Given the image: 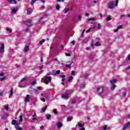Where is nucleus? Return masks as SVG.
I'll list each match as a JSON object with an SVG mask.
<instances>
[{"instance_id": "obj_1", "label": "nucleus", "mask_w": 130, "mask_h": 130, "mask_svg": "<svg viewBox=\"0 0 130 130\" xmlns=\"http://www.w3.org/2000/svg\"><path fill=\"white\" fill-rule=\"evenodd\" d=\"M27 81L28 78L27 77L23 78L21 81L19 82V87L20 88H24V87H26V84H27Z\"/></svg>"}, {"instance_id": "obj_2", "label": "nucleus", "mask_w": 130, "mask_h": 130, "mask_svg": "<svg viewBox=\"0 0 130 130\" xmlns=\"http://www.w3.org/2000/svg\"><path fill=\"white\" fill-rule=\"evenodd\" d=\"M70 95H71V91H70L69 90H67L62 94L61 97L64 99H68V98L70 97Z\"/></svg>"}, {"instance_id": "obj_3", "label": "nucleus", "mask_w": 130, "mask_h": 130, "mask_svg": "<svg viewBox=\"0 0 130 130\" xmlns=\"http://www.w3.org/2000/svg\"><path fill=\"white\" fill-rule=\"evenodd\" d=\"M52 78L51 76H45L44 83L46 85H48V83L51 82Z\"/></svg>"}, {"instance_id": "obj_4", "label": "nucleus", "mask_w": 130, "mask_h": 130, "mask_svg": "<svg viewBox=\"0 0 130 130\" xmlns=\"http://www.w3.org/2000/svg\"><path fill=\"white\" fill-rule=\"evenodd\" d=\"M104 91V87L99 86L97 88L96 93L98 95H99V94H102V93H103Z\"/></svg>"}, {"instance_id": "obj_5", "label": "nucleus", "mask_w": 130, "mask_h": 130, "mask_svg": "<svg viewBox=\"0 0 130 130\" xmlns=\"http://www.w3.org/2000/svg\"><path fill=\"white\" fill-rule=\"evenodd\" d=\"M109 9L112 10L114 8V1H111L108 6Z\"/></svg>"}, {"instance_id": "obj_6", "label": "nucleus", "mask_w": 130, "mask_h": 130, "mask_svg": "<svg viewBox=\"0 0 130 130\" xmlns=\"http://www.w3.org/2000/svg\"><path fill=\"white\" fill-rule=\"evenodd\" d=\"M0 52L1 53H4V52H5V45L4 44H2L0 48Z\"/></svg>"}, {"instance_id": "obj_7", "label": "nucleus", "mask_w": 130, "mask_h": 130, "mask_svg": "<svg viewBox=\"0 0 130 130\" xmlns=\"http://www.w3.org/2000/svg\"><path fill=\"white\" fill-rule=\"evenodd\" d=\"M130 125V121L126 123L123 127V130L126 129Z\"/></svg>"}, {"instance_id": "obj_8", "label": "nucleus", "mask_w": 130, "mask_h": 130, "mask_svg": "<svg viewBox=\"0 0 130 130\" xmlns=\"http://www.w3.org/2000/svg\"><path fill=\"white\" fill-rule=\"evenodd\" d=\"M7 1L8 2V3H9V4H13V5H17V2L15 0H7Z\"/></svg>"}, {"instance_id": "obj_9", "label": "nucleus", "mask_w": 130, "mask_h": 130, "mask_svg": "<svg viewBox=\"0 0 130 130\" xmlns=\"http://www.w3.org/2000/svg\"><path fill=\"white\" fill-rule=\"evenodd\" d=\"M59 74H60V70H58L56 71V72H54L52 73V75H53V76H57V75H59Z\"/></svg>"}, {"instance_id": "obj_10", "label": "nucleus", "mask_w": 130, "mask_h": 130, "mask_svg": "<svg viewBox=\"0 0 130 130\" xmlns=\"http://www.w3.org/2000/svg\"><path fill=\"white\" fill-rule=\"evenodd\" d=\"M32 12H33V9L28 8L27 9V15H31L32 14Z\"/></svg>"}, {"instance_id": "obj_11", "label": "nucleus", "mask_w": 130, "mask_h": 130, "mask_svg": "<svg viewBox=\"0 0 130 130\" xmlns=\"http://www.w3.org/2000/svg\"><path fill=\"white\" fill-rule=\"evenodd\" d=\"M58 128L60 129L62 127V123L60 122H58L56 124Z\"/></svg>"}, {"instance_id": "obj_12", "label": "nucleus", "mask_w": 130, "mask_h": 130, "mask_svg": "<svg viewBox=\"0 0 130 130\" xmlns=\"http://www.w3.org/2000/svg\"><path fill=\"white\" fill-rule=\"evenodd\" d=\"M30 98L29 97V95L27 94L26 96L25 97V102L27 103V102H30Z\"/></svg>"}, {"instance_id": "obj_13", "label": "nucleus", "mask_w": 130, "mask_h": 130, "mask_svg": "<svg viewBox=\"0 0 130 130\" xmlns=\"http://www.w3.org/2000/svg\"><path fill=\"white\" fill-rule=\"evenodd\" d=\"M18 11V8H15L11 10V14H16Z\"/></svg>"}, {"instance_id": "obj_14", "label": "nucleus", "mask_w": 130, "mask_h": 130, "mask_svg": "<svg viewBox=\"0 0 130 130\" xmlns=\"http://www.w3.org/2000/svg\"><path fill=\"white\" fill-rule=\"evenodd\" d=\"M13 94H14V88L12 87L10 90V93L9 94V98H10L11 96H13Z\"/></svg>"}, {"instance_id": "obj_15", "label": "nucleus", "mask_w": 130, "mask_h": 130, "mask_svg": "<svg viewBox=\"0 0 130 130\" xmlns=\"http://www.w3.org/2000/svg\"><path fill=\"white\" fill-rule=\"evenodd\" d=\"M110 83L111 85H115V83H116V80L113 79L112 80H110Z\"/></svg>"}, {"instance_id": "obj_16", "label": "nucleus", "mask_w": 130, "mask_h": 130, "mask_svg": "<svg viewBox=\"0 0 130 130\" xmlns=\"http://www.w3.org/2000/svg\"><path fill=\"white\" fill-rule=\"evenodd\" d=\"M47 109V106H46L45 107L43 108L42 110L41 111V113H43Z\"/></svg>"}, {"instance_id": "obj_17", "label": "nucleus", "mask_w": 130, "mask_h": 130, "mask_svg": "<svg viewBox=\"0 0 130 130\" xmlns=\"http://www.w3.org/2000/svg\"><path fill=\"white\" fill-rule=\"evenodd\" d=\"M28 50H29V47H28V46H26L24 49V52L25 53L27 52Z\"/></svg>"}, {"instance_id": "obj_18", "label": "nucleus", "mask_w": 130, "mask_h": 130, "mask_svg": "<svg viewBox=\"0 0 130 130\" xmlns=\"http://www.w3.org/2000/svg\"><path fill=\"white\" fill-rule=\"evenodd\" d=\"M88 76H89V75L88 74V73H85L83 75L82 78H83V79H86V78H88Z\"/></svg>"}, {"instance_id": "obj_19", "label": "nucleus", "mask_w": 130, "mask_h": 130, "mask_svg": "<svg viewBox=\"0 0 130 130\" xmlns=\"http://www.w3.org/2000/svg\"><path fill=\"white\" fill-rule=\"evenodd\" d=\"M46 118H47V119L49 120L50 119V118H51V114H47L46 115Z\"/></svg>"}, {"instance_id": "obj_20", "label": "nucleus", "mask_w": 130, "mask_h": 130, "mask_svg": "<svg viewBox=\"0 0 130 130\" xmlns=\"http://www.w3.org/2000/svg\"><path fill=\"white\" fill-rule=\"evenodd\" d=\"M15 128L18 130H22V127H19L18 125H15Z\"/></svg>"}, {"instance_id": "obj_21", "label": "nucleus", "mask_w": 130, "mask_h": 130, "mask_svg": "<svg viewBox=\"0 0 130 130\" xmlns=\"http://www.w3.org/2000/svg\"><path fill=\"white\" fill-rule=\"evenodd\" d=\"M39 88H40V87H38L37 89H35L34 90V92H35V93H38V92H39V90H40Z\"/></svg>"}, {"instance_id": "obj_22", "label": "nucleus", "mask_w": 130, "mask_h": 130, "mask_svg": "<svg viewBox=\"0 0 130 130\" xmlns=\"http://www.w3.org/2000/svg\"><path fill=\"white\" fill-rule=\"evenodd\" d=\"M72 63H73V62H72L70 64H66V68H67V69H71V66H72Z\"/></svg>"}, {"instance_id": "obj_23", "label": "nucleus", "mask_w": 130, "mask_h": 130, "mask_svg": "<svg viewBox=\"0 0 130 130\" xmlns=\"http://www.w3.org/2000/svg\"><path fill=\"white\" fill-rule=\"evenodd\" d=\"M116 87V86H115V85H111V90H112V91H113L114 90V89H115Z\"/></svg>"}, {"instance_id": "obj_24", "label": "nucleus", "mask_w": 130, "mask_h": 130, "mask_svg": "<svg viewBox=\"0 0 130 130\" xmlns=\"http://www.w3.org/2000/svg\"><path fill=\"white\" fill-rule=\"evenodd\" d=\"M8 116H9V114H8V113H6L2 116V118H7V117H8Z\"/></svg>"}, {"instance_id": "obj_25", "label": "nucleus", "mask_w": 130, "mask_h": 130, "mask_svg": "<svg viewBox=\"0 0 130 130\" xmlns=\"http://www.w3.org/2000/svg\"><path fill=\"white\" fill-rule=\"evenodd\" d=\"M85 84H82L80 85V88L81 90H83L85 88Z\"/></svg>"}, {"instance_id": "obj_26", "label": "nucleus", "mask_w": 130, "mask_h": 130, "mask_svg": "<svg viewBox=\"0 0 130 130\" xmlns=\"http://www.w3.org/2000/svg\"><path fill=\"white\" fill-rule=\"evenodd\" d=\"M73 119V117H68L67 118V121H71Z\"/></svg>"}, {"instance_id": "obj_27", "label": "nucleus", "mask_w": 130, "mask_h": 130, "mask_svg": "<svg viewBox=\"0 0 130 130\" xmlns=\"http://www.w3.org/2000/svg\"><path fill=\"white\" fill-rule=\"evenodd\" d=\"M94 45H95V46H100V45H101V44L99 43V42H97L95 43Z\"/></svg>"}, {"instance_id": "obj_28", "label": "nucleus", "mask_w": 130, "mask_h": 130, "mask_svg": "<svg viewBox=\"0 0 130 130\" xmlns=\"http://www.w3.org/2000/svg\"><path fill=\"white\" fill-rule=\"evenodd\" d=\"M71 81H73V77L72 76H70L68 78V82H71Z\"/></svg>"}, {"instance_id": "obj_29", "label": "nucleus", "mask_w": 130, "mask_h": 130, "mask_svg": "<svg viewBox=\"0 0 130 130\" xmlns=\"http://www.w3.org/2000/svg\"><path fill=\"white\" fill-rule=\"evenodd\" d=\"M71 11V9H67L65 10L64 14H67V13H69V12Z\"/></svg>"}, {"instance_id": "obj_30", "label": "nucleus", "mask_w": 130, "mask_h": 130, "mask_svg": "<svg viewBox=\"0 0 130 130\" xmlns=\"http://www.w3.org/2000/svg\"><path fill=\"white\" fill-rule=\"evenodd\" d=\"M60 77L62 79V82H63V81H64V80H65L66 76L65 75H61Z\"/></svg>"}, {"instance_id": "obj_31", "label": "nucleus", "mask_w": 130, "mask_h": 130, "mask_svg": "<svg viewBox=\"0 0 130 130\" xmlns=\"http://www.w3.org/2000/svg\"><path fill=\"white\" fill-rule=\"evenodd\" d=\"M38 0H32L30 2V5H33L34 3H35L36 2H37Z\"/></svg>"}, {"instance_id": "obj_32", "label": "nucleus", "mask_w": 130, "mask_h": 130, "mask_svg": "<svg viewBox=\"0 0 130 130\" xmlns=\"http://www.w3.org/2000/svg\"><path fill=\"white\" fill-rule=\"evenodd\" d=\"M42 20H43V17H41L40 20L39 21V24H42L43 23Z\"/></svg>"}, {"instance_id": "obj_33", "label": "nucleus", "mask_w": 130, "mask_h": 130, "mask_svg": "<svg viewBox=\"0 0 130 130\" xmlns=\"http://www.w3.org/2000/svg\"><path fill=\"white\" fill-rule=\"evenodd\" d=\"M53 113H54V114H57L58 112L57 111H56V109H55L53 110Z\"/></svg>"}, {"instance_id": "obj_34", "label": "nucleus", "mask_w": 130, "mask_h": 130, "mask_svg": "<svg viewBox=\"0 0 130 130\" xmlns=\"http://www.w3.org/2000/svg\"><path fill=\"white\" fill-rule=\"evenodd\" d=\"M19 118H20V120H19L20 122H21V121H23V117L22 116V115L19 116Z\"/></svg>"}, {"instance_id": "obj_35", "label": "nucleus", "mask_w": 130, "mask_h": 130, "mask_svg": "<svg viewBox=\"0 0 130 130\" xmlns=\"http://www.w3.org/2000/svg\"><path fill=\"white\" fill-rule=\"evenodd\" d=\"M6 30L8 32H9V33H12V29H10L9 28L7 27V28H6Z\"/></svg>"}, {"instance_id": "obj_36", "label": "nucleus", "mask_w": 130, "mask_h": 130, "mask_svg": "<svg viewBox=\"0 0 130 130\" xmlns=\"http://www.w3.org/2000/svg\"><path fill=\"white\" fill-rule=\"evenodd\" d=\"M4 107H5L6 110H9V106H8V105H5V106H4Z\"/></svg>"}, {"instance_id": "obj_37", "label": "nucleus", "mask_w": 130, "mask_h": 130, "mask_svg": "<svg viewBox=\"0 0 130 130\" xmlns=\"http://www.w3.org/2000/svg\"><path fill=\"white\" fill-rule=\"evenodd\" d=\"M17 122V121H16V120H12V124H13V125H15V124Z\"/></svg>"}, {"instance_id": "obj_38", "label": "nucleus", "mask_w": 130, "mask_h": 130, "mask_svg": "<svg viewBox=\"0 0 130 130\" xmlns=\"http://www.w3.org/2000/svg\"><path fill=\"white\" fill-rule=\"evenodd\" d=\"M56 9L57 10V11H58L60 9V7L59 6V5H57L56 6Z\"/></svg>"}, {"instance_id": "obj_39", "label": "nucleus", "mask_w": 130, "mask_h": 130, "mask_svg": "<svg viewBox=\"0 0 130 130\" xmlns=\"http://www.w3.org/2000/svg\"><path fill=\"white\" fill-rule=\"evenodd\" d=\"M5 80H6V76H4V77L3 78H0V81H5Z\"/></svg>"}, {"instance_id": "obj_40", "label": "nucleus", "mask_w": 130, "mask_h": 130, "mask_svg": "<svg viewBox=\"0 0 130 130\" xmlns=\"http://www.w3.org/2000/svg\"><path fill=\"white\" fill-rule=\"evenodd\" d=\"M43 42H45V40L43 39L42 41H41L40 42V44L41 45H42V43H43Z\"/></svg>"}, {"instance_id": "obj_41", "label": "nucleus", "mask_w": 130, "mask_h": 130, "mask_svg": "<svg viewBox=\"0 0 130 130\" xmlns=\"http://www.w3.org/2000/svg\"><path fill=\"white\" fill-rule=\"evenodd\" d=\"M102 27V26H101V25L100 24H98V29H101V27Z\"/></svg>"}, {"instance_id": "obj_42", "label": "nucleus", "mask_w": 130, "mask_h": 130, "mask_svg": "<svg viewBox=\"0 0 130 130\" xmlns=\"http://www.w3.org/2000/svg\"><path fill=\"white\" fill-rule=\"evenodd\" d=\"M78 123L79 127H83V124H81V123H80L79 122H78Z\"/></svg>"}, {"instance_id": "obj_43", "label": "nucleus", "mask_w": 130, "mask_h": 130, "mask_svg": "<svg viewBox=\"0 0 130 130\" xmlns=\"http://www.w3.org/2000/svg\"><path fill=\"white\" fill-rule=\"evenodd\" d=\"M75 72L74 71H72L71 72V75H72V76H76V74H75Z\"/></svg>"}, {"instance_id": "obj_44", "label": "nucleus", "mask_w": 130, "mask_h": 130, "mask_svg": "<svg viewBox=\"0 0 130 130\" xmlns=\"http://www.w3.org/2000/svg\"><path fill=\"white\" fill-rule=\"evenodd\" d=\"M115 6V7H117V6H118V0H116V3Z\"/></svg>"}, {"instance_id": "obj_45", "label": "nucleus", "mask_w": 130, "mask_h": 130, "mask_svg": "<svg viewBox=\"0 0 130 130\" xmlns=\"http://www.w3.org/2000/svg\"><path fill=\"white\" fill-rule=\"evenodd\" d=\"M36 84V80H34L32 82H31V85H34Z\"/></svg>"}, {"instance_id": "obj_46", "label": "nucleus", "mask_w": 130, "mask_h": 130, "mask_svg": "<svg viewBox=\"0 0 130 130\" xmlns=\"http://www.w3.org/2000/svg\"><path fill=\"white\" fill-rule=\"evenodd\" d=\"M91 29H92V27H90L89 29L86 30V33H89L91 31Z\"/></svg>"}, {"instance_id": "obj_47", "label": "nucleus", "mask_w": 130, "mask_h": 130, "mask_svg": "<svg viewBox=\"0 0 130 130\" xmlns=\"http://www.w3.org/2000/svg\"><path fill=\"white\" fill-rule=\"evenodd\" d=\"M51 75H52V73L49 72L48 73H47L46 76H51Z\"/></svg>"}, {"instance_id": "obj_48", "label": "nucleus", "mask_w": 130, "mask_h": 130, "mask_svg": "<svg viewBox=\"0 0 130 130\" xmlns=\"http://www.w3.org/2000/svg\"><path fill=\"white\" fill-rule=\"evenodd\" d=\"M71 102H72V103H73V104H75V103H76V100H72Z\"/></svg>"}, {"instance_id": "obj_49", "label": "nucleus", "mask_w": 130, "mask_h": 130, "mask_svg": "<svg viewBox=\"0 0 130 130\" xmlns=\"http://www.w3.org/2000/svg\"><path fill=\"white\" fill-rule=\"evenodd\" d=\"M82 18V16H81V15H78V20L79 21H81V18Z\"/></svg>"}, {"instance_id": "obj_50", "label": "nucleus", "mask_w": 130, "mask_h": 130, "mask_svg": "<svg viewBox=\"0 0 130 130\" xmlns=\"http://www.w3.org/2000/svg\"><path fill=\"white\" fill-rule=\"evenodd\" d=\"M122 28V25H119L117 27V28L119 30V29H121Z\"/></svg>"}, {"instance_id": "obj_51", "label": "nucleus", "mask_w": 130, "mask_h": 130, "mask_svg": "<svg viewBox=\"0 0 130 130\" xmlns=\"http://www.w3.org/2000/svg\"><path fill=\"white\" fill-rule=\"evenodd\" d=\"M110 20H111V18H110V16H108V17L107 18V21H110Z\"/></svg>"}, {"instance_id": "obj_52", "label": "nucleus", "mask_w": 130, "mask_h": 130, "mask_svg": "<svg viewBox=\"0 0 130 130\" xmlns=\"http://www.w3.org/2000/svg\"><path fill=\"white\" fill-rule=\"evenodd\" d=\"M103 129H104V130H106V129H107V126L106 125L104 126V127H103Z\"/></svg>"}, {"instance_id": "obj_53", "label": "nucleus", "mask_w": 130, "mask_h": 130, "mask_svg": "<svg viewBox=\"0 0 130 130\" xmlns=\"http://www.w3.org/2000/svg\"><path fill=\"white\" fill-rule=\"evenodd\" d=\"M26 23L27 24H31V20H27V21H26Z\"/></svg>"}, {"instance_id": "obj_54", "label": "nucleus", "mask_w": 130, "mask_h": 130, "mask_svg": "<svg viewBox=\"0 0 130 130\" xmlns=\"http://www.w3.org/2000/svg\"><path fill=\"white\" fill-rule=\"evenodd\" d=\"M41 100L43 101V102H45V98H42L41 99Z\"/></svg>"}, {"instance_id": "obj_55", "label": "nucleus", "mask_w": 130, "mask_h": 130, "mask_svg": "<svg viewBox=\"0 0 130 130\" xmlns=\"http://www.w3.org/2000/svg\"><path fill=\"white\" fill-rule=\"evenodd\" d=\"M0 76H1V77H4L5 76V74H4V73H1L0 74Z\"/></svg>"}, {"instance_id": "obj_56", "label": "nucleus", "mask_w": 130, "mask_h": 130, "mask_svg": "<svg viewBox=\"0 0 130 130\" xmlns=\"http://www.w3.org/2000/svg\"><path fill=\"white\" fill-rule=\"evenodd\" d=\"M65 54L66 56H71V54L70 53H66Z\"/></svg>"}, {"instance_id": "obj_57", "label": "nucleus", "mask_w": 130, "mask_h": 130, "mask_svg": "<svg viewBox=\"0 0 130 130\" xmlns=\"http://www.w3.org/2000/svg\"><path fill=\"white\" fill-rule=\"evenodd\" d=\"M88 21H94V18H89Z\"/></svg>"}, {"instance_id": "obj_58", "label": "nucleus", "mask_w": 130, "mask_h": 130, "mask_svg": "<svg viewBox=\"0 0 130 130\" xmlns=\"http://www.w3.org/2000/svg\"><path fill=\"white\" fill-rule=\"evenodd\" d=\"M43 128H44V126L41 125V127H40V129H43Z\"/></svg>"}, {"instance_id": "obj_59", "label": "nucleus", "mask_w": 130, "mask_h": 130, "mask_svg": "<svg viewBox=\"0 0 130 130\" xmlns=\"http://www.w3.org/2000/svg\"><path fill=\"white\" fill-rule=\"evenodd\" d=\"M71 44H73V45H75V41H73L71 42Z\"/></svg>"}, {"instance_id": "obj_60", "label": "nucleus", "mask_w": 130, "mask_h": 130, "mask_svg": "<svg viewBox=\"0 0 130 130\" xmlns=\"http://www.w3.org/2000/svg\"><path fill=\"white\" fill-rule=\"evenodd\" d=\"M125 95H126V93L123 92V94L122 95V96H125Z\"/></svg>"}, {"instance_id": "obj_61", "label": "nucleus", "mask_w": 130, "mask_h": 130, "mask_svg": "<svg viewBox=\"0 0 130 130\" xmlns=\"http://www.w3.org/2000/svg\"><path fill=\"white\" fill-rule=\"evenodd\" d=\"M123 17H125V15H122L120 16V18H123Z\"/></svg>"}, {"instance_id": "obj_62", "label": "nucleus", "mask_w": 130, "mask_h": 130, "mask_svg": "<svg viewBox=\"0 0 130 130\" xmlns=\"http://www.w3.org/2000/svg\"><path fill=\"white\" fill-rule=\"evenodd\" d=\"M118 29L117 28V29L114 30V32H117V31H118Z\"/></svg>"}, {"instance_id": "obj_63", "label": "nucleus", "mask_w": 130, "mask_h": 130, "mask_svg": "<svg viewBox=\"0 0 130 130\" xmlns=\"http://www.w3.org/2000/svg\"><path fill=\"white\" fill-rule=\"evenodd\" d=\"M127 70H130V65L126 68Z\"/></svg>"}, {"instance_id": "obj_64", "label": "nucleus", "mask_w": 130, "mask_h": 130, "mask_svg": "<svg viewBox=\"0 0 130 130\" xmlns=\"http://www.w3.org/2000/svg\"><path fill=\"white\" fill-rule=\"evenodd\" d=\"M79 130H85V128L83 127L80 129Z\"/></svg>"}]
</instances>
